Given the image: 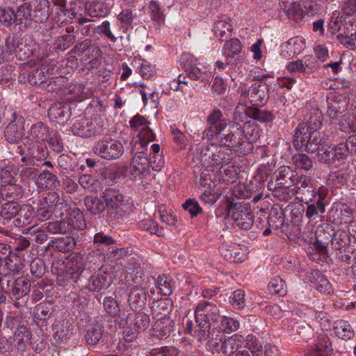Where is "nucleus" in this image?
Segmentation results:
<instances>
[{"label": "nucleus", "instance_id": "f257e3e1", "mask_svg": "<svg viewBox=\"0 0 356 356\" xmlns=\"http://www.w3.org/2000/svg\"><path fill=\"white\" fill-rule=\"evenodd\" d=\"M275 181L268 184V188L273 192V195L281 200H286L289 197V188L294 186L298 179L296 170L290 166L283 165L275 170L273 175Z\"/></svg>", "mask_w": 356, "mask_h": 356}, {"label": "nucleus", "instance_id": "f03ea898", "mask_svg": "<svg viewBox=\"0 0 356 356\" xmlns=\"http://www.w3.org/2000/svg\"><path fill=\"white\" fill-rule=\"evenodd\" d=\"M322 141L320 132L315 127L300 123L296 127L293 141L296 150L314 152Z\"/></svg>", "mask_w": 356, "mask_h": 356}, {"label": "nucleus", "instance_id": "7ed1b4c3", "mask_svg": "<svg viewBox=\"0 0 356 356\" xmlns=\"http://www.w3.org/2000/svg\"><path fill=\"white\" fill-rule=\"evenodd\" d=\"M69 210L67 203L60 202V196L56 192L49 193L40 203V207L35 211V220L44 221L54 213L56 217H61Z\"/></svg>", "mask_w": 356, "mask_h": 356}, {"label": "nucleus", "instance_id": "20e7f679", "mask_svg": "<svg viewBox=\"0 0 356 356\" xmlns=\"http://www.w3.org/2000/svg\"><path fill=\"white\" fill-rule=\"evenodd\" d=\"M194 316L195 322L204 333L209 331L211 325L215 326L220 318L218 307L209 301H204L197 305Z\"/></svg>", "mask_w": 356, "mask_h": 356}, {"label": "nucleus", "instance_id": "39448f33", "mask_svg": "<svg viewBox=\"0 0 356 356\" xmlns=\"http://www.w3.org/2000/svg\"><path fill=\"white\" fill-rule=\"evenodd\" d=\"M230 128L228 134L219 137V145L226 148H235L236 152L243 155L249 154L253 149V145L251 141L243 140V132L241 130V124H231Z\"/></svg>", "mask_w": 356, "mask_h": 356}, {"label": "nucleus", "instance_id": "423d86ee", "mask_svg": "<svg viewBox=\"0 0 356 356\" xmlns=\"http://www.w3.org/2000/svg\"><path fill=\"white\" fill-rule=\"evenodd\" d=\"M104 200L108 214L115 220H118L126 213L127 203L124 196L115 188L106 189L102 196Z\"/></svg>", "mask_w": 356, "mask_h": 356}, {"label": "nucleus", "instance_id": "0eeeda50", "mask_svg": "<svg viewBox=\"0 0 356 356\" xmlns=\"http://www.w3.org/2000/svg\"><path fill=\"white\" fill-rule=\"evenodd\" d=\"M243 337L241 335L234 334L226 338L225 336L219 332L216 337H211L209 341V346L211 348L225 355H231L241 347Z\"/></svg>", "mask_w": 356, "mask_h": 356}, {"label": "nucleus", "instance_id": "6e6552de", "mask_svg": "<svg viewBox=\"0 0 356 356\" xmlns=\"http://www.w3.org/2000/svg\"><path fill=\"white\" fill-rule=\"evenodd\" d=\"M208 127L202 133V138L212 141L227 127V120L223 117L222 111L215 108L211 111L207 118Z\"/></svg>", "mask_w": 356, "mask_h": 356}, {"label": "nucleus", "instance_id": "1a4fd4ad", "mask_svg": "<svg viewBox=\"0 0 356 356\" xmlns=\"http://www.w3.org/2000/svg\"><path fill=\"white\" fill-rule=\"evenodd\" d=\"M228 215L235 225L243 229H250L253 225V216L251 208L246 204L240 202L230 204Z\"/></svg>", "mask_w": 356, "mask_h": 356}, {"label": "nucleus", "instance_id": "9d476101", "mask_svg": "<svg viewBox=\"0 0 356 356\" xmlns=\"http://www.w3.org/2000/svg\"><path fill=\"white\" fill-rule=\"evenodd\" d=\"M152 162L148 159L145 153L140 152L134 156L129 169L131 179L135 181L141 179L151 177Z\"/></svg>", "mask_w": 356, "mask_h": 356}, {"label": "nucleus", "instance_id": "9b49d317", "mask_svg": "<svg viewBox=\"0 0 356 356\" xmlns=\"http://www.w3.org/2000/svg\"><path fill=\"white\" fill-rule=\"evenodd\" d=\"M344 147L343 143H339L335 147L329 145L318 147L316 150L318 161L329 166H336L337 162L343 161L346 159Z\"/></svg>", "mask_w": 356, "mask_h": 356}, {"label": "nucleus", "instance_id": "f8f14e48", "mask_svg": "<svg viewBox=\"0 0 356 356\" xmlns=\"http://www.w3.org/2000/svg\"><path fill=\"white\" fill-rule=\"evenodd\" d=\"M94 152L104 159L114 160L122 155L124 147L118 140L113 139L102 140L95 145Z\"/></svg>", "mask_w": 356, "mask_h": 356}, {"label": "nucleus", "instance_id": "ddd939ff", "mask_svg": "<svg viewBox=\"0 0 356 356\" xmlns=\"http://www.w3.org/2000/svg\"><path fill=\"white\" fill-rule=\"evenodd\" d=\"M212 147L214 151H211L209 148L202 150L200 156L202 162L213 166L220 165L221 167L229 163L232 159L230 149L222 146L216 147L213 145Z\"/></svg>", "mask_w": 356, "mask_h": 356}, {"label": "nucleus", "instance_id": "4468645a", "mask_svg": "<svg viewBox=\"0 0 356 356\" xmlns=\"http://www.w3.org/2000/svg\"><path fill=\"white\" fill-rule=\"evenodd\" d=\"M179 65L184 70L185 75L179 74V85L181 83L187 85L186 76L192 80H197L200 78L202 72L197 66V59L189 53H184L179 58Z\"/></svg>", "mask_w": 356, "mask_h": 356}, {"label": "nucleus", "instance_id": "2eb2a0df", "mask_svg": "<svg viewBox=\"0 0 356 356\" xmlns=\"http://www.w3.org/2000/svg\"><path fill=\"white\" fill-rule=\"evenodd\" d=\"M51 131L47 126L42 123L32 125L27 136V143L31 148L46 147L45 143L49 140Z\"/></svg>", "mask_w": 356, "mask_h": 356}, {"label": "nucleus", "instance_id": "dca6fc26", "mask_svg": "<svg viewBox=\"0 0 356 356\" xmlns=\"http://www.w3.org/2000/svg\"><path fill=\"white\" fill-rule=\"evenodd\" d=\"M1 289L4 292L8 293L12 299L17 300L29 293L31 284L24 277H19L13 282L8 279L6 288L2 286Z\"/></svg>", "mask_w": 356, "mask_h": 356}, {"label": "nucleus", "instance_id": "f3484780", "mask_svg": "<svg viewBox=\"0 0 356 356\" xmlns=\"http://www.w3.org/2000/svg\"><path fill=\"white\" fill-rule=\"evenodd\" d=\"M29 3L32 12V22L43 23L49 19L52 13L49 0H32Z\"/></svg>", "mask_w": 356, "mask_h": 356}, {"label": "nucleus", "instance_id": "a211bd4d", "mask_svg": "<svg viewBox=\"0 0 356 356\" xmlns=\"http://www.w3.org/2000/svg\"><path fill=\"white\" fill-rule=\"evenodd\" d=\"M13 120L5 129V138L10 143H17L24 136L23 118L18 117L16 113H13Z\"/></svg>", "mask_w": 356, "mask_h": 356}, {"label": "nucleus", "instance_id": "6ab92c4d", "mask_svg": "<svg viewBox=\"0 0 356 356\" xmlns=\"http://www.w3.org/2000/svg\"><path fill=\"white\" fill-rule=\"evenodd\" d=\"M149 317L144 312L128 314L127 318H121L120 325L122 327H134L136 331L144 330L148 327Z\"/></svg>", "mask_w": 356, "mask_h": 356}, {"label": "nucleus", "instance_id": "aec40b11", "mask_svg": "<svg viewBox=\"0 0 356 356\" xmlns=\"http://www.w3.org/2000/svg\"><path fill=\"white\" fill-rule=\"evenodd\" d=\"M264 86L261 83H254L248 88L241 90V97L247 99L252 106H259L263 104L265 99V91L264 90Z\"/></svg>", "mask_w": 356, "mask_h": 356}, {"label": "nucleus", "instance_id": "412c9836", "mask_svg": "<svg viewBox=\"0 0 356 356\" xmlns=\"http://www.w3.org/2000/svg\"><path fill=\"white\" fill-rule=\"evenodd\" d=\"M31 223L35 224V210L31 204H23L19 208V212L14 219V225L22 227Z\"/></svg>", "mask_w": 356, "mask_h": 356}, {"label": "nucleus", "instance_id": "4be33fe9", "mask_svg": "<svg viewBox=\"0 0 356 356\" xmlns=\"http://www.w3.org/2000/svg\"><path fill=\"white\" fill-rule=\"evenodd\" d=\"M213 31L215 35L222 42L230 39L233 32L230 19L224 18L216 21Z\"/></svg>", "mask_w": 356, "mask_h": 356}, {"label": "nucleus", "instance_id": "5701e85b", "mask_svg": "<svg viewBox=\"0 0 356 356\" xmlns=\"http://www.w3.org/2000/svg\"><path fill=\"white\" fill-rule=\"evenodd\" d=\"M309 350L314 356H329L332 352V346L327 337L318 336L316 342Z\"/></svg>", "mask_w": 356, "mask_h": 356}, {"label": "nucleus", "instance_id": "b1692460", "mask_svg": "<svg viewBox=\"0 0 356 356\" xmlns=\"http://www.w3.org/2000/svg\"><path fill=\"white\" fill-rule=\"evenodd\" d=\"M64 220L65 224L68 225V232H70L72 229L82 230L86 226L84 216L77 208L72 209L68 217Z\"/></svg>", "mask_w": 356, "mask_h": 356}, {"label": "nucleus", "instance_id": "393cba45", "mask_svg": "<svg viewBox=\"0 0 356 356\" xmlns=\"http://www.w3.org/2000/svg\"><path fill=\"white\" fill-rule=\"evenodd\" d=\"M76 245V241L71 236H64L54 238L49 243V246H52L58 251L66 253L72 251Z\"/></svg>", "mask_w": 356, "mask_h": 356}, {"label": "nucleus", "instance_id": "a878e982", "mask_svg": "<svg viewBox=\"0 0 356 356\" xmlns=\"http://www.w3.org/2000/svg\"><path fill=\"white\" fill-rule=\"evenodd\" d=\"M325 195L318 192V200L307 204V207L305 211V216L307 218L311 219L317 216L318 213H324L325 211Z\"/></svg>", "mask_w": 356, "mask_h": 356}, {"label": "nucleus", "instance_id": "bb28decb", "mask_svg": "<svg viewBox=\"0 0 356 356\" xmlns=\"http://www.w3.org/2000/svg\"><path fill=\"white\" fill-rule=\"evenodd\" d=\"M245 113L247 116L261 122H271L274 119L271 111L259 108L257 106L248 107L245 108Z\"/></svg>", "mask_w": 356, "mask_h": 356}, {"label": "nucleus", "instance_id": "cd10ccee", "mask_svg": "<svg viewBox=\"0 0 356 356\" xmlns=\"http://www.w3.org/2000/svg\"><path fill=\"white\" fill-rule=\"evenodd\" d=\"M332 326L336 335L343 340L350 339L354 335V331L351 325L346 321L337 320Z\"/></svg>", "mask_w": 356, "mask_h": 356}, {"label": "nucleus", "instance_id": "c85d7f7f", "mask_svg": "<svg viewBox=\"0 0 356 356\" xmlns=\"http://www.w3.org/2000/svg\"><path fill=\"white\" fill-rule=\"evenodd\" d=\"M281 10L286 15L289 19L298 22L303 17L304 12L299 3L292 1L287 5H280Z\"/></svg>", "mask_w": 356, "mask_h": 356}, {"label": "nucleus", "instance_id": "c756f323", "mask_svg": "<svg viewBox=\"0 0 356 356\" xmlns=\"http://www.w3.org/2000/svg\"><path fill=\"white\" fill-rule=\"evenodd\" d=\"M104 332V326L99 323L88 326L85 334V340L88 345L97 344L101 338Z\"/></svg>", "mask_w": 356, "mask_h": 356}, {"label": "nucleus", "instance_id": "7c9ffc66", "mask_svg": "<svg viewBox=\"0 0 356 356\" xmlns=\"http://www.w3.org/2000/svg\"><path fill=\"white\" fill-rule=\"evenodd\" d=\"M225 42L222 54L227 58H233L238 55L242 49V44L238 38H230Z\"/></svg>", "mask_w": 356, "mask_h": 356}, {"label": "nucleus", "instance_id": "2f4dec72", "mask_svg": "<svg viewBox=\"0 0 356 356\" xmlns=\"http://www.w3.org/2000/svg\"><path fill=\"white\" fill-rule=\"evenodd\" d=\"M8 273L4 274L5 277H10L11 275H14L19 273L23 268L24 264L19 257L15 254H8L4 259Z\"/></svg>", "mask_w": 356, "mask_h": 356}, {"label": "nucleus", "instance_id": "473e14b6", "mask_svg": "<svg viewBox=\"0 0 356 356\" xmlns=\"http://www.w3.org/2000/svg\"><path fill=\"white\" fill-rule=\"evenodd\" d=\"M309 279L311 282L316 284V289L319 292L322 293H330L331 289L330 284L318 270H312Z\"/></svg>", "mask_w": 356, "mask_h": 356}, {"label": "nucleus", "instance_id": "72a5a7b5", "mask_svg": "<svg viewBox=\"0 0 356 356\" xmlns=\"http://www.w3.org/2000/svg\"><path fill=\"white\" fill-rule=\"evenodd\" d=\"M49 77L47 66L42 65L40 67L30 72L27 80L31 85H39L44 83Z\"/></svg>", "mask_w": 356, "mask_h": 356}, {"label": "nucleus", "instance_id": "f704fd0d", "mask_svg": "<svg viewBox=\"0 0 356 356\" xmlns=\"http://www.w3.org/2000/svg\"><path fill=\"white\" fill-rule=\"evenodd\" d=\"M39 184L47 189H54L60 186L58 177L48 170H43L38 176Z\"/></svg>", "mask_w": 356, "mask_h": 356}, {"label": "nucleus", "instance_id": "c9c22d12", "mask_svg": "<svg viewBox=\"0 0 356 356\" xmlns=\"http://www.w3.org/2000/svg\"><path fill=\"white\" fill-rule=\"evenodd\" d=\"M84 204L87 210L94 215L99 214L106 209L104 200H101L97 197H86L84 199Z\"/></svg>", "mask_w": 356, "mask_h": 356}, {"label": "nucleus", "instance_id": "e433bc0d", "mask_svg": "<svg viewBox=\"0 0 356 356\" xmlns=\"http://www.w3.org/2000/svg\"><path fill=\"white\" fill-rule=\"evenodd\" d=\"M20 206L17 202L13 200L4 202L0 207V216L6 220L15 218Z\"/></svg>", "mask_w": 356, "mask_h": 356}, {"label": "nucleus", "instance_id": "4c0bfd02", "mask_svg": "<svg viewBox=\"0 0 356 356\" xmlns=\"http://www.w3.org/2000/svg\"><path fill=\"white\" fill-rule=\"evenodd\" d=\"M148 159L152 162V169L154 171H159L164 165L163 158L160 153V145L152 144L150 147L149 157Z\"/></svg>", "mask_w": 356, "mask_h": 356}, {"label": "nucleus", "instance_id": "58836bf2", "mask_svg": "<svg viewBox=\"0 0 356 356\" xmlns=\"http://www.w3.org/2000/svg\"><path fill=\"white\" fill-rule=\"evenodd\" d=\"M134 15L133 10L129 8H125L117 15V19L120 22L119 27L124 33H127L129 28L132 27Z\"/></svg>", "mask_w": 356, "mask_h": 356}, {"label": "nucleus", "instance_id": "ea45409f", "mask_svg": "<svg viewBox=\"0 0 356 356\" xmlns=\"http://www.w3.org/2000/svg\"><path fill=\"white\" fill-rule=\"evenodd\" d=\"M350 243V238L346 232L338 230L332 234L331 245L335 250H341L348 245Z\"/></svg>", "mask_w": 356, "mask_h": 356}, {"label": "nucleus", "instance_id": "a19ab883", "mask_svg": "<svg viewBox=\"0 0 356 356\" xmlns=\"http://www.w3.org/2000/svg\"><path fill=\"white\" fill-rule=\"evenodd\" d=\"M109 13V9L102 2H93L86 8V13L91 17H104Z\"/></svg>", "mask_w": 356, "mask_h": 356}, {"label": "nucleus", "instance_id": "79ce46f5", "mask_svg": "<svg viewBox=\"0 0 356 356\" xmlns=\"http://www.w3.org/2000/svg\"><path fill=\"white\" fill-rule=\"evenodd\" d=\"M293 163L297 168L308 172L313 168V161L307 154L303 153L296 154L292 157Z\"/></svg>", "mask_w": 356, "mask_h": 356}, {"label": "nucleus", "instance_id": "37998d69", "mask_svg": "<svg viewBox=\"0 0 356 356\" xmlns=\"http://www.w3.org/2000/svg\"><path fill=\"white\" fill-rule=\"evenodd\" d=\"M23 190L17 182L8 185L0 189V194L2 197L8 199L17 200L22 196Z\"/></svg>", "mask_w": 356, "mask_h": 356}, {"label": "nucleus", "instance_id": "c03bdc74", "mask_svg": "<svg viewBox=\"0 0 356 356\" xmlns=\"http://www.w3.org/2000/svg\"><path fill=\"white\" fill-rule=\"evenodd\" d=\"M353 31L352 27L349 26L347 23L344 33H339L337 35V39L339 42L350 49H356V41L354 40Z\"/></svg>", "mask_w": 356, "mask_h": 356}, {"label": "nucleus", "instance_id": "a18cd8bd", "mask_svg": "<svg viewBox=\"0 0 356 356\" xmlns=\"http://www.w3.org/2000/svg\"><path fill=\"white\" fill-rule=\"evenodd\" d=\"M29 3H25L18 7L15 13V23L17 24H26L27 21H32V13Z\"/></svg>", "mask_w": 356, "mask_h": 356}, {"label": "nucleus", "instance_id": "49530a36", "mask_svg": "<svg viewBox=\"0 0 356 356\" xmlns=\"http://www.w3.org/2000/svg\"><path fill=\"white\" fill-rule=\"evenodd\" d=\"M216 325L223 332L231 333L238 330L239 327V323L233 318L220 316L219 323Z\"/></svg>", "mask_w": 356, "mask_h": 356}, {"label": "nucleus", "instance_id": "de8ad7c7", "mask_svg": "<svg viewBox=\"0 0 356 356\" xmlns=\"http://www.w3.org/2000/svg\"><path fill=\"white\" fill-rule=\"evenodd\" d=\"M135 62L136 64L138 65V72L143 79H148L155 74V67L152 65L149 61L138 58Z\"/></svg>", "mask_w": 356, "mask_h": 356}, {"label": "nucleus", "instance_id": "09e8293b", "mask_svg": "<svg viewBox=\"0 0 356 356\" xmlns=\"http://www.w3.org/2000/svg\"><path fill=\"white\" fill-rule=\"evenodd\" d=\"M49 115L58 120L59 123L63 124L70 118L69 110L67 106L55 105L50 108Z\"/></svg>", "mask_w": 356, "mask_h": 356}, {"label": "nucleus", "instance_id": "8fccbe9b", "mask_svg": "<svg viewBox=\"0 0 356 356\" xmlns=\"http://www.w3.org/2000/svg\"><path fill=\"white\" fill-rule=\"evenodd\" d=\"M46 230L53 234H65L68 232V225L64 220L48 222L42 225Z\"/></svg>", "mask_w": 356, "mask_h": 356}, {"label": "nucleus", "instance_id": "3c124183", "mask_svg": "<svg viewBox=\"0 0 356 356\" xmlns=\"http://www.w3.org/2000/svg\"><path fill=\"white\" fill-rule=\"evenodd\" d=\"M333 229L330 227V225L326 224L324 226H320L316 231V241L317 243L321 244H329L332 240V234Z\"/></svg>", "mask_w": 356, "mask_h": 356}, {"label": "nucleus", "instance_id": "603ef678", "mask_svg": "<svg viewBox=\"0 0 356 356\" xmlns=\"http://www.w3.org/2000/svg\"><path fill=\"white\" fill-rule=\"evenodd\" d=\"M31 332L26 327H21L15 333V341L17 343V348L24 350L26 348V343L30 340Z\"/></svg>", "mask_w": 356, "mask_h": 356}, {"label": "nucleus", "instance_id": "864d4df0", "mask_svg": "<svg viewBox=\"0 0 356 356\" xmlns=\"http://www.w3.org/2000/svg\"><path fill=\"white\" fill-rule=\"evenodd\" d=\"M323 119V117L321 111L318 108H312L308 113V119L305 124L318 129L322 125Z\"/></svg>", "mask_w": 356, "mask_h": 356}, {"label": "nucleus", "instance_id": "5fc2aeb1", "mask_svg": "<svg viewBox=\"0 0 356 356\" xmlns=\"http://www.w3.org/2000/svg\"><path fill=\"white\" fill-rule=\"evenodd\" d=\"M230 303L236 309H242L245 306V294L242 289H237L229 297Z\"/></svg>", "mask_w": 356, "mask_h": 356}, {"label": "nucleus", "instance_id": "6e6d98bb", "mask_svg": "<svg viewBox=\"0 0 356 356\" xmlns=\"http://www.w3.org/2000/svg\"><path fill=\"white\" fill-rule=\"evenodd\" d=\"M171 280L165 275H159L156 281V288L163 296H168L172 294Z\"/></svg>", "mask_w": 356, "mask_h": 356}, {"label": "nucleus", "instance_id": "4d7b16f0", "mask_svg": "<svg viewBox=\"0 0 356 356\" xmlns=\"http://www.w3.org/2000/svg\"><path fill=\"white\" fill-rule=\"evenodd\" d=\"M285 282L279 277L271 279L268 284V289L271 293L284 296L286 293Z\"/></svg>", "mask_w": 356, "mask_h": 356}, {"label": "nucleus", "instance_id": "13d9d810", "mask_svg": "<svg viewBox=\"0 0 356 356\" xmlns=\"http://www.w3.org/2000/svg\"><path fill=\"white\" fill-rule=\"evenodd\" d=\"M51 308L49 304L40 303L35 307L34 316L38 320H46L51 316Z\"/></svg>", "mask_w": 356, "mask_h": 356}, {"label": "nucleus", "instance_id": "bf43d9fd", "mask_svg": "<svg viewBox=\"0 0 356 356\" xmlns=\"http://www.w3.org/2000/svg\"><path fill=\"white\" fill-rule=\"evenodd\" d=\"M130 292L129 294L128 302L130 305L138 303L140 300H145L146 293L143 286L134 287L130 286Z\"/></svg>", "mask_w": 356, "mask_h": 356}, {"label": "nucleus", "instance_id": "052dcab7", "mask_svg": "<svg viewBox=\"0 0 356 356\" xmlns=\"http://www.w3.org/2000/svg\"><path fill=\"white\" fill-rule=\"evenodd\" d=\"M139 227L152 234H156L158 236H163L164 232L163 228H159L156 223L152 220H144L139 222Z\"/></svg>", "mask_w": 356, "mask_h": 356}, {"label": "nucleus", "instance_id": "680f3d73", "mask_svg": "<svg viewBox=\"0 0 356 356\" xmlns=\"http://www.w3.org/2000/svg\"><path fill=\"white\" fill-rule=\"evenodd\" d=\"M77 23L79 24L78 29L79 30L80 33L83 36H88L92 33L95 31L96 29V27L94 24H86L90 22H91V19L89 18H86L85 17L80 16L76 18Z\"/></svg>", "mask_w": 356, "mask_h": 356}, {"label": "nucleus", "instance_id": "e2e57ef3", "mask_svg": "<svg viewBox=\"0 0 356 356\" xmlns=\"http://www.w3.org/2000/svg\"><path fill=\"white\" fill-rule=\"evenodd\" d=\"M65 268L66 280H72L74 282H76L81 275V269L77 264L70 261L66 263Z\"/></svg>", "mask_w": 356, "mask_h": 356}, {"label": "nucleus", "instance_id": "0e129e2a", "mask_svg": "<svg viewBox=\"0 0 356 356\" xmlns=\"http://www.w3.org/2000/svg\"><path fill=\"white\" fill-rule=\"evenodd\" d=\"M13 22H15V16L14 10L8 7L0 8V23L8 27Z\"/></svg>", "mask_w": 356, "mask_h": 356}, {"label": "nucleus", "instance_id": "69168bd1", "mask_svg": "<svg viewBox=\"0 0 356 356\" xmlns=\"http://www.w3.org/2000/svg\"><path fill=\"white\" fill-rule=\"evenodd\" d=\"M104 308L106 313L112 317L119 315L120 308L118 302L112 297H105L103 302Z\"/></svg>", "mask_w": 356, "mask_h": 356}, {"label": "nucleus", "instance_id": "338daca9", "mask_svg": "<svg viewBox=\"0 0 356 356\" xmlns=\"http://www.w3.org/2000/svg\"><path fill=\"white\" fill-rule=\"evenodd\" d=\"M76 41V38L73 35L65 34L57 38L55 42V48L57 50L65 51L68 49L72 44Z\"/></svg>", "mask_w": 356, "mask_h": 356}, {"label": "nucleus", "instance_id": "774afa93", "mask_svg": "<svg viewBox=\"0 0 356 356\" xmlns=\"http://www.w3.org/2000/svg\"><path fill=\"white\" fill-rule=\"evenodd\" d=\"M148 9L149 10L152 20L161 23L164 21V15L161 10L159 3L155 1H151L149 3Z\"/></svg>", "mask_w": 356, "mask_h": 356}]
</instances>
